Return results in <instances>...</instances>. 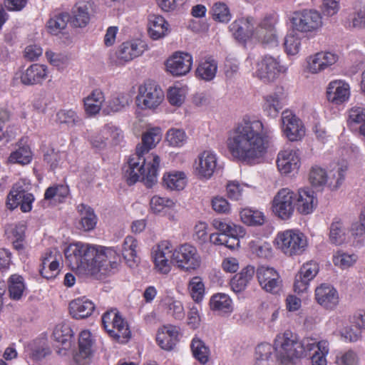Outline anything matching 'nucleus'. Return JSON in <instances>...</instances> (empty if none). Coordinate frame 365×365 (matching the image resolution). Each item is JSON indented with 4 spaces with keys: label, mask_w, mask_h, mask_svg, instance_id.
<instances>
[{
    "label": "nucleus",
    "mask_w": 365,
    "mask_h": 365,
    "mask_svg": "<svg viewBox=\"0 0 365 365\" xmlns=\"http://www.w3.org/2000/svg\"><path fill=\"white\" fill-rule=\"evenodd\" d=\"M175 205L172 199L160 196H153L150 202V209L154 213H160L165 208H172Z\"/></svg>",
    "instance_id": "62"
},
{
    "label": "nucleus",
    "mask_w": 365,
    "mask_h": 365,
    "mask_svg": "<svg viewBox=\"0 0 365 365\" xmlns=\"http://www.w3.org/2000/svg\"><path fill=\"white\" fill-rule=\"evenodd\" d=\"M162 304L166 314L176 320H182L185 313L182 302L173 296L167 295L162 300Z\"/></svg>",
    "instance_id": "37"
},
{
    "label": "nucleus",
    "mask_w": 365,
    "mask_h": 365,
    "mask_svg": "<svg viewBox=\"0 0 365 365\" xmlns=\"http://www.w3.org/2000/svg\"><path fill=\"white\" fill-rule=\"evenodd\" d=\"M301 38L297 34H287L284 38V46L288 55H296L301 48Z\"/></svg>",
    "instance_id": "61"
},
{
    "label": "nucleus",
    "mask_w": 365,
    "mask_h": 365,
    "mask_svg": "<svg viewBox=\"0 0 365 365\" xmlns=\"http://www.w3.org/2000/svg\"><path fill=\"white\" fill-rule=\"evenodd\" d=\"M327 99L335 104H341L349 100L350 86L342 80L331 81L327 88Z\"/></svg>",
    "instance_id": "25"
},
{
    "label": "nucleus",
    "mask_w": 365,
    "mask_h": 365,
    "mask_svg": "<svg viewBox=\"0 0 365 365\" xmlns=\"http://www.w3.org/2000/svg\"><path fill=\"white\" fill-rule=\"evenodd\" d=\"M9 292L10 297L13 299H19L24 291L25 286L23 278L20 275L14 274L9 278Z\"/></svg>",
    "instance_id": "53"
},
{
    "label": "nucleus",
    "mask_w": 365,
    "mask_h": 365,
    "mask_svg": "<svg viewBox=\"0 0 365 365\" xmlns=\"http://www.w3.org/2000/svg\"><path fill=\"white\" fill-rule=\"evenodd\" d=\"M309 180L312 186L322 187L327 185V171L320 167H313L309 171Z\"/></svg>",
    "instance_id": "58"
},
{
    "label": "nucleus",
    "mask_w": 365,
    "mask_h": 365,
    "mask_svg": "<svg viewBox=\"0 0 365 365\" xmlns=\"http://www.w3.org/2000/svg\"><path fill=\"white\" fill-rule=\"evenodd\" d=\"M287 70V66L281 63L279 56L265 54L257 61L255 75L264 82H272Z\"/></svg>",
    "instance_id": "8"
},
{
    "label": "nucleus",
    "mask_w": 365,
    "mask_h": 365,
    "mask_svg": "<svg viewBox=\"0 0 365 365\" xmlns=\"http://www.w3.org/2000/svg\"><path fill=\"white\" fill-rule=\"evenodd\" d=\"M227 147L230 155L247 164L261 161L269 147V131L259 120H243L229 133Z\"/></svg>",
    "instance_id": "1"
},
{
    "label": "nucleus",
    "mask_w": 365,
    "mask_h": 365,
    "mask_svg": "<svg viewBox=\"0 0 365 365\" xmlns=\"http://www.w3.org/2000/svg\"><path fill=\"white\" fill-rule=\"evenodd\" d=\"M187 136L182 129L170 128L166 133V140L173 147H181L186 142Z\"/></svg>",
    "instance_id": "59"
},
{
    "label": "nucleus",
    "mask_w": 365,
    "mask_h": 365,
    "mask_svg": "<svg viewBox=\"0 0 365 365\" xmlns=\"http://www.w3.org/2000/svg\"><path fill=\"white\" fill-rule=\"evenodd\" d=\"M93 340L89 331L81 332L78 339L79 350L75 356L77 363L86 365L93 354Z\"/></svg>",
    "instance_id": "28"
},
{
    "label": "nucleus",
    "mask_w": 365,
    "mask_h": 365,
    "mask_svg": "<svg viewBox=\"0 0 365 365\" xmlns=\"http://www.w3.org/2000/svg\"><path fill=\"white\" fill-rule=\"evenodd\" d=\"M315 299L322 307L333 309L339 303V294L336 289L329 284H322L315 289Z\"/></svg>",
    "instance_id": "24"
},
{
    "label": "nucleus",
    "mask_w": 365,
    "mask_h": 365,
    "mask_svg": "<svg viewBox=\"0 0 365 365\" xmlns=\"http://www.w3.org/2000/svg\"><path fill=\"white\" fill-rule=\"evenodd\" d=\"M179 334V329L173 325L163 326L159 329L156 341L159 346L165 350L170 351L175 346Z\"/></svg>",
    "instance_id": "29"
},
{
    "label": "nucleus",
    "mask_w": 365,
    "mask_h": 365,
    "mask_svg": "<svg viewBox=\"0 0 365 365\" xmlns=\"http://www.w3.org/2000/svg\"><path fill=\"white\" fill-rule=\"evenodd\" d=\"M274 349L270 344H259L255 349V365H269Z\"/></svg>",
    "instance_id": "50"
},
{
    "label": "nucleus",
    "mask_w": 365,
    "mask_h": 365,
    "mask_svg": "<svg viewBox=\"0 0 365 365\" xmlns=\"http://www.w3.org/2000/svg\"><path fill=\"white\" fill-rule=\"evenodd\" d=\"M130 102L129 95L119 93L108 101L106 107L103 108V112L106 114L119 112L129 106Z\"/></svg>",
    "instance_id": "41"
},
{
    "label": "nucleus",
    "mask_w": 365,
    "mask_h": 365,
    "mask_svg": "<svg viewBox=\"0 0 365 365\" xmlns=\"http://www.w3.org/2000/svg\"><path fill=\"white\" fill-rule=\"evenodd\" d=\"M105 100V94L103 91L98 88L93 90L83 98V108L86 115L89 116L97 115L101 110Z\"/></svg>",
    "instance_id": "32"
},
{
    "label": "nucleus",
    "mask_w": 365,
    "mask_h": 365,
    "mask_svg": "<svg viewBox=\"0 0 365 365\" xmlns=\"http://www.w3.org/2000/svg\"><path fill=\"white\" fill-rule=\"evenodd\" d=\"M309 338L299 340L296 334L290 331L279 334L274 340L276 356L282 364L293 363L295 359L306 356Z\"/></svg>",
    "instance_id": "4"
},
{
    "label": "nucleus",
    "mask_w": 365,
    "mask_h": 365,
    "mask_svg": "<svg viewBox=\"0 0 365 365\" xmlns=\"http://www.w3.org/2000/svg\"><path fill=\"white\" fill-rule=\"evenodd\" d=\"M295 192L288 188L281 189L272 200V211L282 220H288L294 211Z\"/></svg>",
    "instance_id": "13"
},
{
    "label": "nucleus",
    "mask_w": 365,
    "mask_h": 365,
    "mask_svg": "<svg viewBox=\"0 0 365 365\" xmlns=\"http://www.w3.org/2000/svg\"><path fill=\"white\" fill-rule=\"evenodd\" d=\"M250 247L252 253L260 257L267 258L272 255V247L267 242L255 240L250 242Z\"/></svg>",
    "instance_id": "57"
},
{
    "label": "nucleus",
    "mask_w": 365,
    "mask_h": 365,
    "mask_svg": "<svg viewBox=\"0 0 365 365\" xmlns=\"http://www.w3.org/2000/svg\"><path fill=\"white\" fill-rule=\"evenodd\" d=\"M348 170V165L345 163L338 164L332 169L327 171V185L331 190H336L339 189L343 184L346 172Z\"/></svg>",
    "instance_id": "35"
},
{
    "label": "nucleus",
    "mask_w": 365,
    "mask_h": 365,
    "mask_svg": "<svg viewBox=\"0 0 365 365\" xmlns=\"http://www.w3.org/2000/svg\"><path fill=\"white\" fill-rule=\"evenodd\" d=\"M56 121L59 124H65L73 128L82 124V118L73 110H61L56 114Z\"/></svg>",
    "instance_id": "46"
},
{
    "label": "nucleus",
    "mask_w": 365,
    "mask_h": 365,
    "mask_svg": "<svg viewBox=\"0 0 365 365\" xmlns=\"http://www.w3.org/2000/svg\"><path fill=\"white\" fill-rule=\"evenodd\" d=\"M256 276L260 287L265 292L276 294L280 290L282 281L274 267L260 265L257 269Z\"/></svg>",
    "instance_id": "15"
},
{
    "label": "nucleus",
    "mask_w": 365,
    "mask_h": 365,
    "mask_svg": "<svg viewBox=\"0 0 365 365\" xmlns=\"http://www.w3.org/2000/svg\"><path fill=\"white\" fill-rule=\"evenodd\" d=\"M187 175L183 171L173 170L163 177V186L170 190H182L187 185Z\"/></svg>",
    "instance_id": "34"
},
{
    "label": "nucleus",
    "mask_w": 365,
    "mask_h": 365,
    "mask_svg": "<svg viewBox=\"0 0 365 365\" xmlns=\"http://www.w3.org/2000/svg\"><path fill=\"white\" fill-rule=\"evenodd\" d=\"M166 71L173 76H182L187 74L192 66V57L188 53L177 51L165 61Z\"/></svg>",
    "instance_id": "16"
},
{
    "label": "nucleus",
    "mask_w": 365,
    "mask_h": 365,
    "mask_svg": "<svg viewBox=\"0 0 365 365\" xmlns=\"http://www.w3.org/2000/svg\"><path fill=\"white\" fill-rule=\"evenodd\" d=\"M213 19L220 22L227 23L231 19L230 9L226 4L223 2H216L212 9Z\"/></svg>",
    "instance_id": "60"
},
{
    "label": "nucleus",
    "mask_w": 365,
    "mask_h": 365,
    "mask_svg": "<svg viewBox=\"0 0 365 365\" xmlns=\"http://www.w3.org/2000/svg\"><path fill=\"white\" fill-rule=\"evenodd\" d=\"M210 305L212 310L221 314L230 313L233 309L231 298L224 293L214 294L210 300Z\"/></svg>",
    "instance_id": "40"
},
{
    "label": "nucleus",
    "mask_w": 365,
    "mask_h": 365,
    "mask_svg": "<svg viewBox=\"0 0 365 365\" xmlns=\"http://www.w3.org/2000/svg\"><path fill=\"white\" fill-rule=\"evenodd\" d=\"M31 185L26 180H20L13 185L7 195L6 206L13 210L20 206L21 210L27 212L31 210L34 195L29 191Z\"/></svg>",
    "instance_id": "7"
},
{
    "label": "nucleus",
    "mask_w": 365,
    "mask_h": 365,
    "mask_svg": "<svg viewBox=\"0 0 365 365\" xmlns=\"http://www.w3.org/2000/svg\"><path fill=\"white\" fill-rule=\"evenodd\" d=\"M217 163L216 154L212 150L199 153L193 163V173L200 180H207L213 175Z\"/></svg>",
    "instance_id": "14"
},
{
    "label": "nucleus",
    "mask_w": 365,
    "mask_h": 365,
    "mask_svg": "<svg viewBox=\"0 0 365 365\" xmlns=\"http://www.w3.org/2000/svg\"><path fill=\"white\" fill-rule=\"evenodd\" d=\"M138 242L133 236H127L122 245V255L130 267H134L140 262Z\"/></svg>",
    "instance_id": "31"
},
{
    "label": "nucleus",
    "mask_w": 365,
    "mask_h": 365,
    "mask_svg": "<svg viewBox=\"0 0 365 365\" xmlns=\"http://www.w3.org/2000/svg\"><path fill=\"white\" fill-rule=\"evenodd\" d=\"M255 274V268L252 266H247L236 274L230 281V287L233 292L240 293L243 292L247 287Z\"/></svg>",
    "instance_id": "36"
},
{
    "label": "nucleus",
    "mask_w": 365,
    "mask_h": 365,
    "mask_svg": "<svg viewBox=\"0 0 365 365\" xmlns=\"http://www.w3.org/2000/svg\"><path fill=\"white\" fill-rule=\"evenodd\" d=\"M115 256L116 252L112 248L82 242L71 244L65 250V257L71 269L86 275L107 271Z\"/></svg>",
    "instance_id": "3"
},
{
    "label": "nucleus",
    "mask_w": 365,
    "mask_h": 365,
    "mask_svg": "<svg viewBox=\"0 0 365 365\" xmlns=\"http://www.w3.org/2000/svg\"><path fill=\"white\" fill-rule=\"evenodd\" d=\"M102 324L108 334L116 341L125 343L130 337V331L126 321L116 310L106 312L102 317Z\"/></svg>",
    "instance_id": "9"
},
{
    "label": "nucleus",
    "mask_w": 365,
    "mask_h": 365,
    "mask_svg": "<svg viewBox=\"0 0 365 365\" xmlns=\"http://www.w3.org/2000/svg\"><path fill=\"white\" fill-rule=\"evenodd\" d=\"M279 171L284 175L294 172L300 167V156L298 150L284 149L281 150L277 158Z\"/></svg>",
    "instance_id": "20"
},
{
    "label": "nucleus",
    "mask_w": 365,
    "mask_h": 365,
    "mask_svg": "<svg viewBox=\"0 0 365 365\" xmlns=\"http://www.w3.org/2000/svg\"><path fill=\"white\" fill-rule=\"evenodd\" d=\"M73 335V331L71 327L66 324H61L56 326L53 336L54 340L63 345V349H67L70 346L71 339Z\"/></svg>",
    "instance_id": "47"
},
{
    "label": "nucleus",
    "mask_w": 365,
    "mask_h": 365,
    "mask_svg": "<svg viewBox=\"0 0 365 365\" xmlns=\"http://www.w3.org/2000/svg\"><path fill=\"white\" fill-rule=\"evenodd\" d=\"M347 230L344 222L334 218L329 226V241L334 245H341L346 240Z\"/></svg>",
    "instance_id": "38"
},
{
    "label": "nucleus",
    "mask_w": 365,
    "mask_h": 365,
    "mask_svg": "<svg viewBox=\"0 0 365 365\" xmlns=\"http://www.w3.org/2000/svg\"><path fill=\"white\" fill-rule=\"evenodd\" d=\"M173 262L180 269L191 271L200 266L201 257L196 247L185 243L174 250Z\"/></svg>",
    "instance_id": "11"
},
{
    "label": "nucleus",
    "mask_w": 365,
    "mask_h": 365,
    "mask_svg": "<svg viewBox=\"0 0 365 365\" xmlns=\"http://www.w3.org/2000/svg\"><path fill=\"white\" fill-rule=\"evenodd\" d=\"M349 123L351 125L359 124V132L365 136V108L353 107L349 113Z\"/></svg>",
    "instance_id": "54"
},
{
    "label": "nucleus",
    "mask_w": 365,
    "mask_h": 365,
    "mask_svg": "<svg viewBox=\"0 0 365 365\" xmlns=\"http://www.w3.org/2000/svg\"><path fill=\"white\" fill-rule=\"evenodd\" d=\"M282 130L290 141H298L305 135V128L300 120L291 111L285 110L282 113Z\"/></svg>",
    "instance_id": "18"
},
{
    "label": "nucleus",
    "mask_w": 365,
    "mask_h": 365,
    "mask_svg": "<svg viewBox=\"0 0 365 365\" xmlns=\"http://www.w3.org/2000/svg\"><path fill=\"white\" fill-rule=\"evenodd\" d=\"M294 207L302 215H309L317 206L318 200L315 192L309 189H301L295 193Z\"/></svg>",
    "instance_id": "23"
},
{
    "label": "nucleus",
    "mask_w": 365,
    "mask_h": 365,
    "mask_svg": "<svg viewBox=\"0 0 365 365\" xmlns=\"http://www.w3.org/2000/svg\"><path fill=\"white\" fill-rule=\"evenodd\" d=\"M48 73L46 66L34 63L21 73V82L27 86L41 83L47 78Z\"/></svg>",
    "instance_id": "27"
},
{
    "label": "nucleus",
    "mask_w": 365,
    "mask_h": 365,
    "mask_svg": "<svg viewBox=\"0 0 365 365\" xmlns=\"http://www.w3.org/2000/svg\"><path fill=\"white\" fill-rule=\"evenodd\" d=\"M255 21L252 17L241 18L233 21L230 29L234 38L242 43H245L255 34Z\"/></svg>",
    "instance_id": "21"
},
{
    "label": "nucleus",
    "mask_w": 365,
    "mask_h": 365,
    "mask_svg": "<svg viewBox=\"0 0 365 365\" xmlns=\"http://www.w3.org/2000/svg\"><path fill=\"white\" fill-rule=\"evenodd\" d=\"M339 60V56L336 52L321 51L306 58L304 71L312 75L319 74L331 69Z\"/></svg>",
    "instance_id": "10"
},
{
    "label": "nucleus",
    "mask_w": 365,
    "mask_h": 365,
    "mask_svg": "<svg viewBox=\"0 0 365 365\" xmlns=\"http://www.w3.org/2000/svg\"><path fill=\"white\" fill-rule=\"evenodd\" d=\"M282 108V105L277 94L272 93L264 97L263 110L268 116L275 118Z\"/></svg>",
    "instance_id": "49"
},
{
    "label": "nucleus",
    "mask_w": 365,
    "mask_h": 365,
    "mask_svg": "<svg viewBox=\"0 0 365 365\" xmlns=\"http://www.w3.org/2000/svg\"><path fill=\"white\" fill-rule=\"evenodd\" d=\"M146 49L147 46L141 41H126L120 45L116 55L120 62L126 63L141 56Z\"/></svg>",
    "instance_id": "26"
},
{
    "label": "nucleus",
    "mask_w": 365,
    "mask_h": 365,
    "mask_svg": "<svg viewBox=\"0 0 365 365\" xmlns=\"http://www.w3.org/2000/svg\"><path fill=\"white\" fill-rule=\"evenodd\" d=\"M329 352V343L327 340L317 341L309 338L306 356L309 355L312 365H327V356Z\"/></svg>",
    "instance_id": "22"
},
{
    "label": "nucleus",
    "mask_w": 365,
    "mask_h": 365,
    "mask_svg": "<svg viewBox=\"0 0 365 365\" xmlns=\"http://www.w3.org/2000/svg\"><path fill=\"white\" fill-rule=\"evenodd\" d=\"M161 138L162 132L159 128H150L143 134L141 143L136 146L135 153L130 157L124 167V175L128 184L142 180L150 187L157 182L160 159L158 155L150 153V150Z\"/></svg>",
    "instance_id": "2"
},
{
    "label": "nucleus",
    "mask_w": 365,
    "mask_h": 365,
    "mask_svg": "<svg viewBox=\"0 0 365 365\" xmlns=\"http://www.w3.org/2000/svg\"><path fill=\"white\" fill-rule=\"evenodd\" d=\"M191 350L194 357L200 364H205L208 361L210 349L202 340L194 338L191 343Z\"/></svg>",
    "instance_id": "48"
},
{
    "label": "nucleus",
    "mask_w": 365,
    "mask_h": 365,
    "mask_svg": "<svg viewBox=\"0 0 365 365\" xmlns=\"http://www.w3.org/2000/svg\"><path fill=\"white\" fill-rule=\"evenodd\" d=\"M354 12L349 16V26L363 29L365 28V4L361 1L354 3Z\"/></svg>",
    "instance_id": "43"
},
{
    "label": "nucleus",
    "mask_w": 365,
    "mask_h": 365,
    "mask_svg": "<svg viewBox=\"0 0 365 365\" xmlns=\"http://www.w3.org/2000/svg\"><path fill=\"white\" fill-rule=\"evenodd\" d=\"M332 261L335 266L341 269H346L356 262V256L342 251H337L334 254Z\"/></svg>",
    "instance_id": "56"
},
{
    "label": "nucleus",
    "mask_w": 365,
    "mask_h": 365,
    "mask_svg": "<svg viewBox=\"0 0 365 365\" xmlns=\"http://www.w3.org/2000/svg\"><path fill=\"white\" fill-rule=\"evenodd\" d=\"M293 28L303 34H314L319 31L324 26L323 16L315 9L296 11L291 18Z\"/></svg>",
    "instance_id": "6"
},
{
    "label": "nucleus",
    "mask_w": 365,
    "mask_h": 365,
    "mask_svg": "<svg viewBox=\"0 0 365 365\" xmlns=\"http://www.w3.org/2000/svg\"><path fill=\"white\" fill-rule=\"evenodd\" d=\"M148 31L152 39L158 40L168 34L170 25L163 16L155 14L150 15L148 23Z\"/></svg>",
    "instance_id": "30"
},
{
    "label": "nucleus",
    "mask_w": 365,
    "mask_h": 365,
    "mask_svg": "<svg viewBox=\"0 0 365 365\" xmlns=\"http://www.w3.org/2000/svg\"><path fill=\"white\" fill-rule=\"evenodd\" d=\"M240 218L248 225H261L264 222V216L262 212L251 209H243L240 212Z\"/></svg>",
    "instance_id": "52"
},
{
    "label": "nucleus",
    "mask_w": 365,
    "mask_h": 365,
    "mask_svg": "<svg viewBox=\"0 0 365 365\" xmlns=\"http://www.w3.org/2000/svg\"><path fill=\"white\" fill-rule=\"evenodd\" d=\"M217 71V63L215 60L207 58L200 62L196 69V76L203 81L212 80Z\"/></svg>",
    "instance_id": "39"
},
{
    "label": "nucleus",
    "mask_w": 365,
    "mask_h": 365,
    "mask_svg": "<svg viewBox=\"0 0 365 365\" xmlns=\"http://www.w3.org/2000/svg\"><path fill=\"white\" fill-rule=\"evenodd\" d=\"M32 159V153L28 145L19 147L15 151L12 152L9 161L11 163H18L21 165L29 164Z\"/></svg>",
    "instance_id": "51"
},
{
    "label": "nucleus",
    "mask_w": 365,
    "mask_h": 365,
    "mask_svg": "<svg viewBox=\"0 0 365 365\" xmlns=\"http://www.w3.org/2000/svg\"><path fill=\"white\" fill-rule=\"evenodd\" d=\"M94 10L93 1L91 0L78 1L71 11V25L74 28H85L89 24Z\"/></svg>",
    "instance_id": "17"
},
{
    "label": "nucleus",
    "mask_w": 365,
    "mask_h": 365,
    "mask_svg": "<svg viewBox=\"0 0 365 365\" xmlns=\"http://www.w3.org/2000/svg\"><path fill=\"white\" fill-rule=\"evenodd\" d=\"M163 99V91L155 83L149 82L139 87L137 104L142 109H154Z\"/></svg>",
    "instance_id": "12"
},
{
    "label": "nucleus",
    "mask_w": 365,
    "mask_h": 365,
    "mask_svg": "<svg viewBox=\"0 0 365 365\" xmlns=\"http://www.w3.org/2000/svg\"><path fill=\"white\" fill-rule=\"evenodd\" d=\"M274 242L277 248L288 256L302 254L308 245L307 237L297 230L278 232Z\"/></svg>",
    "instance_id": "5"
},
{
    "label": "nucleus",
    "mask_w": 365,
    "mask_h": 365,
    "mask_svg": "<svg viewBox=\"0 0 365 365\" xmlns=\"http://www.w3.org/2000/svg\"><path fill=\"white\" fill-rule=\"evenodd\" d=\"M187 291L196 303L202 302L205 295V284L202 278L198 276L192 277L187 284Z\"/></svg>",
    "instance_id": "44"
},
{
    "label": "nucleus",
    "mask_w": 365,
    "mask_h": 365,
    "mask_svg": "<svg viewBox=\"0 0 365 365\" xmlns=\"http://www.w3.org/2000/svg\"><path fill=\"white\" fill-rule=\"evenodd\" d=\"M68 21L67 14H59L51 18L47 23L49 33L57 35L66 27Z\"/></svg>",
    "instance_id": "55"
},
{
    "label": "nucleus",
    "mask_w": 365,
    "mask_h": 365,
    "mask_svg": "<svg viewBox=\"0 0 365 365\" xmlns=\"http://www.w3.org/2000/svg\"><path fill=\"white\" fill-rule=\"evenodd\" d=\"M359 359L354 351L349 350L339 352L335 359L336 365H358Z\"/></svg>",
    "instance_id": "64"
},
{
    "label": "nucleus",
    "mask_w": 365,
    "mask_h": 365,
    "mask_svg": "<svg viewBox=\"0 0 365 365\" xmlns=\"http://www.w3.org/2000/svg\"><path fill=\"white\" fill-rule=\"evenodd\" d=\"M186 89L183 87L173 86L168 91V99L170 104L175 106H180L185 101Z\"/></svg>",
    "instance_id": "63"
},
{
    "label": "nucleus",
    "mask_w": 365,
    "mask_h": 365,
    "mask_svg": "<svg viewBox=\"0 0 365 365\" xmlns=\"http://www.w3.org/2000/svg\"><path fill=\"white\" fill-rule=\"evenodd\" d=\"M173 251L172 243L163 240L155 245L151 252L152 259H170L173 260Z\"/></svg>",
    "instance_id": "45"
},
{
    "label": "nucleus",
    "mask_w": 365,
    "mask_h": 365,
    "mask_svg": "<svg viewBox=\"0 0 365 365\" xmlns=\"http://www.w3.org/2000/svg\"><path fill=\"white\" fill-rule=\"evenodd\" d=\"M277 22L274 16H266L256 28L255 35L262 44L269 46L278 45V35L275 28Z\"/></svg>",
    "instance_id": "19"
},
{
    "label": "nucleus",
    "mask_w": 365,
    "mask_h": 365,
    "mask_svg": "<svg viewBox=\"0 0 365 365\" xmlns=\"http://www.w3.org/2000/svg\"><path fill=\"white\" fill-rule=\"evenodd\" d=\"M78 210L81 215L80 228L84 231L93 230L96 225V217L93 210L84 204L78 205Z\"/></svg>",
    "instance_id": "42"
},
{
    "label": "nucleus",
    "mask_w": 365,
    "mask_h": 365,
    "mask_svg": "<svg viewBox=\"0 0 365 365\" xmlns=\"http://www.w3.org/2000/svg\"><path fill=\"white\" fill-rule=\"evenodd\" d=\"M69 309L73 318L83 319L91 315L95 309V305L92 301L83 297L71 301Z\"/></svg>",
    "instance_id": "33"
}]
</instances>
